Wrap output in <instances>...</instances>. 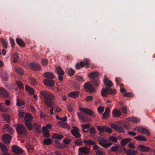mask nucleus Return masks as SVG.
<instances>
[{
	"label": "nucleus",
	"instance_id": "62",
	"mask_svg": "<svg viewBox=\"0 0 155 155\" xmlns=\"http://www.w3.org/2000/svg\"><path fill=\"white\" fill-rule=\"evenodd\" d=\"M118 149V147L117 146H112L111 148V150L113 152H115Z\"/></svg>",
	"mask_w": 155,
	"mask_h": 155
},
{
	"label": "nucleus",
	"instance_id": "23",
	"mask_svg": "<svg viewBox=\"0 0 155 155\" xmlns=\"http://www.w3.org/2000/svg\"><path fill=\"white\" fill-rule=\"evenodd\" d=\"M43 75L46 78L50 79H52L54 78V75L50 72H45Z\"/></svg>",
	"mask_w": 155,
	"mask_h": 155
},
{
	"label": "nucleus",
	"instance_id": "34",
	"mask_svg": "<svg viewBox=\"0 0 155 155\" xmlns=\"http://www.w3.org/2000/svg\"><path fill=\"white\" fill-rule=\"evenodd\" d=\"M83 142L86 144H88L90 145H93L95 144L96 143L95 142L91 140L86 139L84 140L83 141Z\"/></svg>",
	"mask_w": 155,
	"mask_h": 155
},
{
	"label": "nucleus",
	"instance_id": "12",
	"mask_svg": "<svg viewBox=\"0 0 155 155\" xmlns=\"http://www.w3.org/2000/svg\"><path fill=\"white\" fill-rule=\"evenodd\" d=\"M44 84L47 86L53 87L54 85V81L52 79H46L43 81Z\"/></svg>",
	"mask_w": 155,
	"mask_h": 155
},
{
	"label": "nucleus",
	"instance_id": "48",
	"mask_svg": "<svg viewBox=\"0 0 155 155\" xmlns=\"http://www.w3.org/2000/svg\"><path fill=\"white\" fill-rule=\"evenodd\" d=\"M1 42L3 44V46L5 48L7 47V43L4 39H1L0 40Z\"/></svg>",
	"mask_w": 155,
	"mask_h": 155
},
{
	"label": "nucleus",
	"instance_id": "19",
	"mask_svg": "<svg viewBox=\"0 0 155 155\" xmlns=\"http://www.w3.org/2000/svg\"><path fill=\"white\" fill-rule=\"evenodd\" d=\"M112 113L114 116L117 117H119L122 115L121 112L119 110L116 109H114L113 110Z\"/></svg>",
	"mask_w": 155,
	"mask_h": 155
},
{
	"label": "nucleus",
	"instance_id": "4",
	"mask_svg": "<svg viewBox=\"0 0 155 155\" xmlns=\"http://www.w3.org/2000/svg\"><path fill=\"white\" fill-rule=\"evenodd\" d=\"M18 134L25 135L27 134V130L26 127L23 125L19 123L16 127Z\"/></svg>",
	"mask_w": 155,
	"mask_h": 155
},
{
	"label": "nucleus",
	"instance_id": "59",
	"mask_svg": "<svg viewBox=\"0 0 155 155\" xmlns=\"http://www.w3.org/2000/svg\"><path fill=\"white\" fill-rule=\"evenodd\" d=\"M124 94L125 97H131L133 96V94L130 92H126L124 93Z\"/></svg>",
	"mask_w": 155,
	"mask_h": 155
},
{
	"label": "nucleus",
	"instance_id": "13",
	"mask_svg": "<svg viewBox=\"0 0 155 155\" xmlns=\"http://www.w3.org/2000/svg\"><path fill=\"white\" fill-rule=\"evenodd\" d=\"M71 132L72 135L76 138H79L81 137V134L78 131V128L75 127L71 130Z\"/></svg>",
	"mask_w": 155,
	"mask_h": 155
},
{
	"label": "nucleus",
	"instance_id": "8",
	"mask_svg": "<svg viewBox=\"0 0 155 155\" xmlns=\"http://www.w3.org/2000/svg\"><path fill=\"white\" fill-rule=\"evenodd\" d=\"M78 152L80 153H83L84 154L88 155L90 153V149L86 146L79 147L78 149Z\"/></svg>",
	"mask_w": 155,
	"mask_h": 155
},
{
	"label": "nucleus",
	"instance_id": "53",
	"mask_svg": "<svg viewBox=\"0 0 155 155\" xmlns=\"http://www.w3.org/2000/svg\"><path fill=\"white\" fill-rule=\"evenodd\" d=\"M105 127L106 126H97V128L98 130L103 132L105 130Z\"/></svg>",
	"mask_w": 155,
	"mask_h": 155
},
{
	"label": "nucleus",
	"instance_id": "54",
	"mask_svg": "<svg viewBox=\"0 0 155 155\" xmlns=\"http://www.w3.org/2000/svg\"><path fill=\"white\" fill-rule=\"evenodd\" d=\"M121 110L123 113L124 114H126L127 113V109L125 106H122L121 107Z\"/></svg>",
	"mask_w": 155,
	"mask_h": 155
},
{
	"label": "nucleus",
	"instance_id": "25",
	"mask_svg": "<svg viewBox=\"0 0 155 155\" xmlns=\"http://www.w3.org/2000/svg\"><path fill=\"white\" fill-rule=\"evenodd\" d=\"M25 89L26 91L28 93L30 94H33L34 93V90L31 87L28 85L25 86Z\"/></svg>",
	"mask_w": 155,
	"mask_h": 155
},
{
	"label": "nucleus",
	"instance_id": "29",
	"mask_svg": "<svg viewBox=\"0 0 155 155\" xmlns=\"http://www.w3.org/2000/svg\"><path fill=\"white\" fill-rule=\"evenodd\" d=\"M66 72L70 76H72L74 74V71L72 68H67L66 69Z\"/></svg>",
	"mask_w": 155,
	"mask_h": 155
},
{
	"label": "nucleus",
	"instance_id": "5",
	"mask_svg": "<svg viewBox=\"0 0 155 155\" xmlns=\"http://www.w3.org/2000/svg\"><path fill=\"white\" fill-rule=\"evenodd\" d=\"M84 89L85 91L87 92L92 93H95L96 91V89L89 82H88L84 84Z\"/></svg>",
	"mask_w": 155,
	"mask_h": 155
},
{
	"label": "nucleus",
	"instance_id": "30",
	"mask_svg": "<svg viewBox=\"0 0 155 155\" xmlns=\"http://www.w3.org/2000/svg\"><path fill=\"white\" fill-rule=\"evenodd\" d=\"M0 147L3 153H7L8 149L6 146L2 143H0Z\"/></svg>",
	"mask_w": 155,
	"mask_h": 155
},
{
	"label": "nucleus",
	"instance_id": "22",
	"mask_svg": "<svg viewBox=\"0 0 155 155\" xmlns=\"http://www.w3.org/2000/svg\"><path fill=\"white\" fill-rule=\"evenodd\" d=\"M16 41L18 45L21 47H23L25 45L24 42L20 38H17L16 39Z\"/></svg>",
	"mask_w": 155,
	"mask_h": 155
},
{
	"label": "nucleus",
	"instance_id": "41",
	"mask_svg": "<svg viewBox=\"0 0 155 155\" xmlns=\"http://www.w3.org/2000/svg\"><path fill=\"white\" fill-rule=\"evenodd\" d=\"M51 105H46L49 108H51V109H50V115H53L54 114V113H53V107L55 105L54 102L53 103H51Z\"/></svg>",
	"mask_w": 155,
	"mask_h": 155
},
{
	"label": "nucleus",
	"instance_id": "15",
	"mask_svg": "<svg viewBox=\"0 0 155 155\" xmlns=\"http://www.w3.org/2000/svg\"><path fill=\"white\" fill-rule=\"evenodd\" d=\"M138 132L141 133L143 134L146 135L147 136H150V134L149 131L145 128L140 127H138Z\"/></svg>",
	"mask_w": 155,
	"mask_h": 155
},
{
	"label": "nucleus",
	"instance_id": "60",
	"mask_svg": "<svg viewBox=\"0 0 155 155\" xmlns=\"http://www.w3.org/2000/svg\"><path fill=\"white\" fill-rule=\"evenodd\" d=\"M110 110L109 107H107L106 108L105 112L103 113V115H104L106 113L110 114Z\"/></svg>",
	"mask_w": 155,
	"mask_h": 155
},
{
	"label": "nucleus",
	"instance_id": "18",
	"mask_svg": "<svg viewBox=\"0 0 155 155\" xmlns=\"http://www.w3.org/2000/svg\"><path fill=\"white\" fill-rule=\"evenodd\" d=\"M80 92L78 91H76L71 92L68 94V96L73 98H75L78 96Z\"/></svg>",
	"mask_w": 155,
	"mask_h": 155
},
{
	"label": "nucleus",
	"instance_id": "20",
	"mask_svg": "<svg viewBox=\"0 0 155 155\" xmlns=\"http://www.w3.org/2000/svg\"><path fill=\"white\" fill-rule=\"evenodd\" d=\"M42 130L43 135L45 137H48L50 136L49 131L45 127H43Z\"/></svg>",
	"mask_w": 155,
	"mask_h": 155
},
{
	"label": "nucleus",
	"instance_id": "28",
	"mask_svg": "<svg viewBox=\"0 0 155 155\" xmlns=\"http://www.w3.org/2000/svg\"><path fill=\"white\" fill-rule=\"evenodd\" d=\"M56 71L58 75H64V72L60 66H58L56 68Z\"/></svg>",
	"mask_w": 155,
	"mask_h": 155
},
{
	"label": "nucleus",
	"instance_id": "24",
	"mask_svg": "<svg viewBox=\"0 0 155 155\" xmlns=\"http://www.w3.org/2000/svg\"><path fill=\"white\" fill-rule=\"evenodd\" d=\"M1 116L4 120L8 123H10V117L8 114H1Z\"/></svg>",
	"mask_w": 155,
	"mask_h": 155
},
{
	"label": "nucleus",
	"instance_id": "10",
	"mask_svg": "<svg viewBox=\"0 0 155 155\" xmlns=\"http://www.w3.org/2000/svg\"><path fill=\"white\" fill-rule=\"evenodd\" d=\"M12 152L14 153L15 154H21L23 151L18 146L16 145H12L11 148Z\"/></svg>",
	"mask_w": 155,
	"mask_h": 155
},
{
	"label": "nucleus",
	"instance_id": "52",
	"mask_svg": "<svg viewBox=\"0 0 155 155\" xmlns=\"http://www.w3.org/2000/svg\"><path fill=\"white\" fill-rule=\"evenodd\" d=\"M88 131L90 134H94L96 133L95 129L93 127H91L90 130H88Z\"/></svg>",
	"mask_w": 155,
	"mask_h": 155
},
{
	"label": "nucleus",
	"instance_id": "3",
	"mask_svg": "<svg viewBox=\"0 0 155 155\" xmlns=\"http://www.w3.org/2000/svg\"><path fill=\"white\" fill-rule=\"evenodd\" d=\"M32 119V116L30 113L26 114L24 118V123L27 128L30 130H31L33 129V127L31 122V120Z\"/></svg>",
	"mask_w": 155,
	"mask_h": 155
},
{
	"label": "nucleus",
	"instance_id": "27",
	"mask_svg": "<svg viewBox=\"0 0 155 155\" xmlns=\"http://www.w3.org/2000/svg\"><path fill=\"white\" fill-rule=\"evenodd\" d=\"M64 137L63 135L57 133L53 134L52 137L53 139L61 140Z\"/></svg>",
	"mask_w": 155,
	"mask_h": 155
},
{
	"label": "nucleus",
	"instance_id": "36",
	"mask_svg": "<svg viewBox=\"0 0 155 155\" xmlns=\"http://www.w3.org/2000/svg\"><path fill=\"white\" fill-rule=\"evenodd\" d=\"M127 120L134 123H137L140 122V120L136 117H130L127 119Z\"/></svg>",
	"mask_w": 155,
	"mask_h": 155
},
{
	"label": "nucleus",
	"instance_id": "11",
	"mask_svg": "<svg viewBox=\"0 0 155 155\" xmlns=\"http://www.w3.org/2000/svg\"><path fill=\"white\" fill-rule=\"evenodd\" d=\"M110 126L116 130L120 132L124 133L125 132L124 129L121 127L114 124H111L110 125Z\"/></svg>",
	"mask_w": 155,
	"mask_h": 155
},
{
	"label": "nucleus",
	"instance_id": "37",
	"mask_svg": "<svg viewBox=\"0 0 155 155\" xmlns=\"http://www.w3.org/2000/svg\"><path fill=\"white\" fill-rule=\"evenodd\" d=\"M91 82L94 85L96 86H98L99 84V81L98 78H96L92 80Z\"/></svg>",
	"mask_w": 155,
	"mask_h": 155
},
{
	"label": "nucleus",
	"instance_id": "40",
	"mask_svg": "<svg viewBox=\"0 0 155 155\" xmlns=\"http://www.w3.org/2000/svg\"><path fill=\"white\" fill-rule=\"evenodd\" d=\"M52 142V140L50 138H47L44 140V143L47 145H50Z\"/></svg>",
	"mask_w": 155,
	"mask_h": 155
},
{
	"label": "nucleus",
	"instance_id": "2",
	"mask_svg": "<svg viewBox=\"0 0 155 155\" xmlns=\"http://www.w3.org/2000/svg\"><path fill=\"white\" fill-rule=\"evenodd\" d=\"M39 97L41 100L44 101L46 105H51L54 103L55 100L54 96L51 93L46 90L40 91Z\"/></svg>",
	"mask_w": 155,
	"mask_h": 155
},
{
	"label": "nucleus",
	"instance_id": "46",
	"mask_svg": "<svg viewBox=\"0 0 155 155\" xmlns=\"http://www.w3.org/2000/svg\"><path fill=\"white\" fill-rule=\"evenodd\" d=\"M24 104L25 102L23 101L18 99H17L16 103L17 105L18 106H21L22 105H24Z\"/></svg>",
	"mask_w": 155,
	"mask_h": 155
},
{
	"label": "nucleus",
	"instance_id": "43",
	"mask_svg": "<svg viewBox=\"0 0 155 155\" xmlns=\"http://www.w3.org/2000/svg\"><path fill=\"white\" fill-rule=\"evenodd\" d=\"M13 59L12 60L13 62L15 63L17 62L19 60V57L17 54H15L13 55Z\"/></svg>",
	"mask_w": 155,
	"mask_h": 155
},
{
	"label": "nucleus",
	"instance_id": "21",
	"mask_svg": "<svg viewBox=\"0 0 155 155\" xmlns=\"http://www.w3.org/2000/svg\"><path fill=\"white\" fill-rule=\"evenodd\" d=\"M138 148L140 150L143 152H148L150 150L149 147L141 144L139 145Z\"/></svg>",
	"mask_w": 155,
	"mask_h": 155
},
{
	"label": "nucleus",
	"instance_id": "7",
	"mask_svg": "<svg viewBox=\"0 0 155 155\" xmlns=\"http://www.w3.org/2000/svg\"><path fill=\"white\" fill-rule=\"evenodd\" d=\"M79 109L80 111L83 112L85 114L90 116L94 117L95 116L94 112L91 110L85 108L80 107Z\"/></svg>",
	"mask_w": 155,
	"mask_h": 155
},
{
	"label": "nucleus",
	"instance_id": "26",
	"mask_svg": "<svg viewBox=\"0 0 155 155\" xmlns=\"http://www.w3.org/2000/svg\"><path fill=\"white\" fill-rule=\"evenodd\" d=\"M126 153L127 155H135L137 153V151L136 150L128 149L126 150Z\"/></svg>",
	"mask_w": 155,
	"mask_h": 155
},
{
	"label": "nucleus",
	"instance_id": "56",
	"mask_svg": "<svg viewBox=\"0 0 155 155\" xmlns=\"http://www.w3.org/2000/svg\"><path fill=\"white\" fill-rule=\"evenodd\" d=\"M90 126V124H83L81 125V127L82 129H87Z\"/></svg>",
	"mask_w": 155,
	"mask_h": 155
},
{
	"label": "nucleus",
	"instance_id": "47",
	"mask_svg": "<svg viewBox=\"0 0 155 155\" xmlns=\"http://www.w3.org/2000/svg\"><path fill=\"white\" fill-rule=\"evenodd\" d=\"M83 61L84 62V65H85L87 67H89V60L88 59L85 58Z\"/></svg>",
	"mask_w": 155,
	"mask_h": 155
},
{
	"label": "nucleus",
	"instance_id": "1",
	"mask_svg": "<svg viewBox=\"0 0 155 155\" xmlns=\"http://www.w3.org/2000/svg\"><path fill=\"white\" fill-rule=\"evenodd\" d=\"M104 85L107 86L105 88H103L101 91V95L102 96L107 97L109 94L115 95L116 91L114 89H112L111 87L113 86V84L110 80L108 78H106L104 80Z\"/></svg>",
	"mask_w": 155,
	"mask_h": 155
},
{
	"label": "nucleus",
	"instance_id": "35",
	"mask_svg": "<svg viewBox=\"0 0 155 155\" xmlns=\"http://www.w3.org/2000/svg\"><path fill=\"white\" fill-rule=\"evenodd\" d=\"M15 71L16 72L18 73L20 75H23L24 71L22 68L19 67H16L15 68Z\"/></svg>",
	"mask_w": 155,
	"mask_h": 155
},
{
	"label": "nucleus",
	"instance_id": "17",
	"mask_svg": "<svg viewBox=\"0 0 155 155\" xmlns=\"http://www.w3.org/2000/svg\"><path fill=\"white\" fill-rule=\"evenodd\" d=\"M99 74L97 71H93L91 72L88 75V77L93 80L97 78V77L99 75Z\"/></svg>",
	"mask_w": 155,
	"mask_h": 155
},
{
	"label": "nucleus",
	"instance_id": "50",
	"mask_svg": "<svg viewBox=\"0 0 155 155\" xmlns=\"http://www.w3.org/2000/svg\"><path fill=\"white\" fill-rule=\"evenodd\" d=\"M76 78L77 80L79 82H83L84 81V80L83 78L81 77L79 75H77L76 76Z\"/></svg>",
	"mask_w": 155,
	"mask_h": 155
},
{
	"label": "nucleus",
	"instance_id": "38",
	"mask_svg": "<svg viewBox=\"0 0 155 155\" xmlns=\"http://www.w3.org/2000/svg\"><path fill=\"white\" fill-rule=\"evenodd\" d=\"M84 66V64L83 61H81L80 63H77L76 64L75 67L77 69H80L81 68L83 67Z\"/></svg>",
	"mask_w": 155,
	"mask_h": 155
},
{
	"label": "nucleus",
	"instance_id": "51",
	"mask_svg": "<svg viewBox=\"0 0 155 155\" xmlns=\"http://www.w3.org/2000/svg\"><path fill=\"white\" fill-rule=\"evenodd\" d=\"M72 140L71 139H65L63 140V142L65 144H70Z\"/></svg>",
	"mask_w": 155,
	"mask_h": 155
},
{
	"label": "nucleus",
	"instance_id": "61",
	"mask_svg": "<svg viewBox=\"0 0 155 155\" xmlns=\"http://www.w3.org/2000/svg\"><path fill=\"white\" fill-rule=\"evenodd\" d=\"M105 131L109 134H111L112 130L111 129L110 127H105Z\"/></svg>",
	"mask_w": 155,
	"mask_h": 155
},
{
	"label": "nucleus",
	"instance_id": "9",
	"mask_svg": "<svg viewBox=\"0 0 155 155\" xmlns=\"http://www.w3.org/2000/svg\"><path fill=\"white\" fill-rule=\"evenodd\" d=\"M30 66L31 69L35 71H40L41 69L40 65L38 63L31 62L30 64Z\"/></svg>",
	"mask_w": 155,
	"mask_h": 155
},
{
	"label": "nucleus",
	"instance_id": "58",
	"mask_svg": "<svg viewBox=\"0 0 155 155\" xmlns=\"http://www.w3.org/2000/svg\"><path fill=\"white\" fill-rule=\"evenodd\" d=\"M30 82L33 85L36 84V80L33 78H31L30 79Z\"/></svg>",
	"mask_w": 155,
	"mask_h": 155
},
{
	"label": "nucleus",
	"instance_id": "45",
	"mask_svg": "<svg viewBox=\"0 0 155 155\" xmlns=\"http://www.w3.org/2000/svg\"><path fill=\"white\" fill-rule=\"evenodd\" d=\"M33 126L35 130L37 131H38L40 129V126L39 124L35 123L33 124Z\"/></svg>",
	"mask_w": 155,
	"mask_h": 155
},
{
	"label": "nucleus",
	"instance_id": "63",
	"mask_svg": "<svg viewBox=\"0 0 155 155\" xmlns=\"http://www.w3.org/2000/svg\"><path fill=\"white\" fill-rule=\"evenodd\" d=\"M10 42L11 44L12 48H13L15 44V41L13 39L11 38H10Z\"/></svg>",
	"mask_w": 155,
	"mask_h": 155
},
{
	"label": "nucleus",
	"instance_id": "33",
	"mask_svg": "<svg viewBox=\"0 0 155 155\" xmlns=\"http://www.w3.org/2000/svg\"><path fill=\"white\" fill-rule=\"evenodd\" d=\"M130 138H126L123 139L121 141V144L123 147H124L126 146L127 143L130 141Z\"/></svg>",
	"mask_w": 155,
	"mask_h": 155
},
{
	"label": "nucleus",
	"instance_id": "32",
	"mask_svg": "<svg viewBox=\"0 0 155 155\" xmlns=\"http://www.w3.org/2000/svg\"><path fill=\"white\" fill-rule=\"evenodd\" d=\"M134 138L135 139L139 141H146L147 140V139L146 137L142 135L135 137Z\"/></svg>",
	"mask_w": 155,
	"mask_h": 155
},
{
	"label": "nucleus",
	"instance_id": "16",
	"mask_svg": "<svg viewBox=\"0 0 155 155\" xmlns=\"http://www.w3.org/2000/svg\"><path fill=\"white\" fill-rule=\"evenodd\" d=\"M11 139V137L8 134H6L3 136V141L6 144H8L10 143Z\"/></svg>",
	"mask_w": 155,
	"mask_h": 155
},
{
	"label": "nucleus",
	"instance_id": "14",
	"mask_svg": "<svg viewBox=\"0 0 155 155\" xmlns=\"http://www.w3.org/2000/svg\"><path fill=\"white\" fill-rule=\"evenodd\" d=\"M0 95L5 98H8L9 97V94L5 88L0 87Z\"/></svg>",
	"mask_w": 155,
	"mask_h": 155
},
{
	"label": "nucleus",
	"instance_id": "31",
	"mask_svg": "<svg viewBox=\"0 0 155 155\" xmlns=\"http://www.w3.org/2000/svg\"><path fill=\"white\" fill-rule=\"evenodd\" d=\"M2 78L5 81H7L8 80V74L5 72L2 73L1 74Z\"/></svg>",
	"mask_w": 155,
	"mask_h": 155
},
{
	"label": "nucleus",
	"instance_id": "49",
	"mask_svg": "<svg viewBox=\"0 0 155 155\" xmlns=\"http://www.w3.org/2000/svg\"><path fill=\"white\" fill-rule=\"evenodd\" d=\"M104 107L99 106L97 107V111L98 112L101 114L104 111Z\"/></svg>",
	"mask_w": 155,
	"mask_h": 155
},
{
	"label": "nucleus",
	"instance_id": "39",
	"mask_svg": "<svg viewBox=\"0 0 155 155\" xmlns=\"http://www.w3.org/2000/svg\"><path fill=\"white\" fill-rule=\"evenodd\" d=\"M74 143L78 146H81L83 145V142L81 139H78L74 142Z\"/></svg>",
	"mask_w": 155,
	"mask_h": 155
},
{
	"label": "nucleus",
	"instance_id": "64",
	"mask_svg": "<svg viewBox=\"0 0 155 155\" xmlns=\"http://www.w3.org/2000/svg\"><path fill=\"white\" fill-rule=\"evenodd\" d=\"M48 63V61L46 59H43L42 61V64L43 65H46Z\"/></svg>",
	"mask_w": 155,
	"mask_h": 155
},
{
	"label": "nucleus",
	"instance_id": "55",
	"mask_svg": "<svg viewBox=\"0 0 155 155\" xmlns=\"http://www.w3.org/2000/svg\"><path fill=\"white\" fill-rule=\"evenodd\" d=\"M93 97L91 96H88L86 97L85 100L87 102H90L93 99Z\"/></svg>",
	"mask_w": 155,
	"mask_h": 155
},
{
	"label": "nucleus",
	"instance_id": "42",
	"mask_svg": "<svg viewBox=\"0 0 155 155\" xmlns=\"http://www.w3.org/2000/svg\"><path fill=\"white\" fill-rule=\"evenodd\" d=\"M16 84L18 87L20 89H24V86L21 82L19 81H16Z\"/></svg>",
	"mask_w": 155,
	"mask_h": 155
},
{
	"label": "nucleus",
	"instance_id": "44",
	"mask_svg": "<svg viewBox=\"0 0 155 155\" xmlns=\"http://www.w3.org/2000/svg\"><path fill=\"white\" fill-rule=\"evenodd\" d=\"M58 124L61 126L62 127H66L68 125L66 123L62 121H58Z\"/></svg>",
	"mask_w": 155,
	"mask_h": 155
},
{
	"label": "nucleus",
	"instance_id": "6",
	"mask_svg": "<svg viewBox=\"0 0 155 155\" xmlns=\"http://www.w3.org/2000/svg\"><path fill=\"white\" fill-rule=\"evenodd\" d=\"M77 115L79 119L81 120L84 122H90L91 120L90 118L82 113L78 112L77 113Z\"/></svg>",
	"mask_w": 155,
	"mask_h": 155
},
{
	"label": "nucleus",
	"instance_id": "57",
	"mask_svg": "<svg viewBox=\"0 0 155 155\" xmlns=\"http://www.w3.org/2000/svg\"><path fill=\"white\" fill-rule=\"evenodd\" d=\"M109 138L110 140L113 142L116 143L117 142V138L114 136L110 137Z\"/></svg>",
	"mask_w": 155,
	"mask_h": 155
}]
</instances>
